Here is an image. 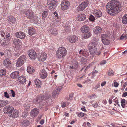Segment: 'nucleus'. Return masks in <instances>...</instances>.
<instances>
[{
	"instance_id": "nucleus-38",
	"label": "nucleus",
	"mask_w": 127,
	"mask_h": 127,
	"mask_svg": "<svg viewBox=\"0 0 127 127\" xmlns=\"http://www.w3.org/2000/svg\"><path fill=\"white\" fill-rule=\"evenodd\" d=\"M5 34L3 31H0V40H2V39H5L4 36Z\"/></svg>"
},
{
	"instance_id": "nucleus-47",
	"label": "nucleus",
	"mask_w": 127,
	"mask_h": 127,
	"mask_svg": "<svg viewBox=\"0 0 127 127\" xmlns=\"http://www.w3.org/2000/svg\"><path fill=\"white\" fill-rule=\"evenodd\" d=\"M79 53H78V55L79 57H80L81 56V55H80H80L82 54V55L84 54V52L82 50H80L79 51Z\"/></svg>"
},
{
	"instance_id": "nucleus-28",
	"label": "nucleus",
	"mask_w": 127,
	"mask_h": 127,
	"mask_svg": "<svg viewBox=\"0 0 127 127\" xmlns=\"http://www.w3.org/2000/svg\"><path fill=\"white\" fill-rule=\"evenodd\" d=\"M27 71L28 73L31 74H32L34 72V70L31 66L28 67Z\"/></svg>"
},
{
	"instance_id": "nucleus-46",
	"label": "nucleus",
	"mask_w": 127,
	"mask_h": 127,
	"mask_svg": "<svg viewBox=\"0 0 127 127\" xmlns=\"http://www.w3.org/2000/svg\"><path fill=\"white\" fill-rule=\"evenodd\" d=\"M107 74L109 76H110L111 75H113V72L112 70H109L108 71Z\"/></svg>"
},
{
	"instance_id": "nucleus-33",
	"label": "nucleus",
	"mask_w": 127,
	"mask_h": 127,
	"mask_svg": "<svg viewBox=\"0 0 127 127\" xmlns=\"http://www.w3.org/2000/svg\"><path fill=\"white\" fill-rule=\"evenodd\" d=\"M32 19H30L31 21L32 22L36 23L37 22L38 20V18L36 16H34V15L32 17Z\"/></svg>"
},
{
	"instance_id": "nucleus-61",
	"label": "nucleus",
	"mask_w": 127,
	"mask_h": 127,
	"mask_svg": "<svg viewBox=\"0 0 127 127\" xmlns=\"http://www.w3.org/2000/svg\"><path fill=\"white\" fill-rule=\"evenodd\" d=\"M127 96V92H125L123 93L122 95V97H125Z\"/></svg>"
},
{
	"instance_id": "nucleus-29",
	"label": "nucleus",
	"mask_w": 127,
	"mask_h": 127,
	"mask_svg": "<svg viewBox=\"0 0 127 127\" xmlns=\"http://www.w3.org/2000/svg\"><path fill=\"white\" fill-rule=\"evenodd\" d=\"M8 20L10 22V23L12 24L15 23L16 21V19L14 17L11 16L9 17Z\"/></svg>"
},
{
	"instance_id": "nucleus-43",
	"label": "nucleus",
	"mask_w": 127,
	"mask_h": 127,
	"mask_svg": "<svg viewBox=\"0 0 127 127\" xmlns=\"http://www.w3.org/2000/svg\"><path fill=\"white\" fill-rule=\"evenodd\" d=\"M121 104L123 108H124L125 107V99H122L121 100Z\"/></svg>"
},
{
	"instance_id": "nucleus-4",
	"label": "nucleus",
	"mask_w": 127,
	"mask_h": 127,
	"mask_svg": "<svg viewBox=\"0 0 127 127\" xmlns=\"http://www.w3.org/2000/svg\"><path fill=\"white\" fill-rule=\"evenodd\" d=\"M26 60V58L25 55H22L20 56L18 59L16 63V66L17 67H19L22 65L25 62Z\"/></svg>"
},
{
	"instance_id": "nucleus-5",
	"label": "nucleus",
	"mask_w": 127,
	"mask_h": 127,
	"mask_svg": "<svg viewBox=\"0 0 127 127\" xmlns=\"http://www.w3.org/2000/svg\"><path fill=\"white\" fill-rule=\"evenodd\" d=\"M70 6L69 2L67 0H63L61 2V8L62 10L68 9Z\"/></svg>"
},
{
	"instance_id": "nucleus-1",
	"label": "nucleus",
	"mask_w": 127,
	"mask_h": 127,
	"mask_svg": "<svg viewBox=\"0 0 127 127\" xmlns=\"http://www.w3.org/2000/svg\"><path fill=\"white\" fill-rule=\"evenodd\" d=\"M108 13L111 16L119 12L121 10V5L116 0H113L108 2L106 6Z\"/></svg>"
},
{
	"instance_id": "nucleus-37",
	"label": "nucleus",
	"mask_w": 127,
	"mask_h": 127,
	"mask_svg": "<svg viewBox=\"0 0 127 127\" xmlns=\"http://www.w3.org/2000/svg\"><path fill=\"white\" fill-rule=\"evenodd\" d=\"M5 39H2V40H0V42L1 44L4 46H5V45H7V43H9L8 41V40L7 42H6V41H5Z\"/></svg>"
},
{
	"instance_id": "nucleus-27",
	"label": "nucleus",
	"mask_w": 127,
	"mask_h": 127,
	"mask_svg": "<svg viewBox=\"0 0 127 127\" xmlns=\"http://www.w3.org/2000/svg\"><path fill=\"white\" fill-rule=\"evenodd\" d=\"M14 44L16 46H20L22 44L21 41L18 39H15L13 41Z\"/></svg>"
},
{
	"instance_id": "nucleus-34",
	"label": "nucleus",
	"mask_w": 127,
	"mask_h": 127,
	"mask_svg": "<svg viewBox=\"0 0 127 127\" xmlns=\"http://www.w3.org/2000/svg\"><path fill=\"white\" fill-rule=\"evenodd\" d=\"M122 21L124 24H126L127 23V14L124 15L122 19Z\"/></svg>"
},
{
	"instance_id": "nucleus-6",
	"label": "nucleus",
	"mask_w": 127,
	"mask_h": 127,
	"mask_svg": "<svg viewBox=\"0 0 127 127\" xmlns=\"http://www.w3.org/2000/svg\"><path fill=\"white\" fill-rule=\"evenodd\" d=\"M54 87L55 89L53 91L52 95L53 97L55 98L60 92V91L62 88V86H57L56 85L54 86Z\"/></svg>"
},
{
	"instance_id": "nucleus-31",
	"label": "nucleus",
	"mask_w": 127,
	"mask_h": 127,
	"mask_svg": "<svg viewBox=\"0 0 127 127\" xmlns=\"http://www.w3.org/2000/svg\"><path fill=\"white\" fill-rule=\"evenodd\" d=\"M4 64L6 67H8L11 64L10 60L8 58L5 59L4 61Z\"/></svg>"
},
{
	"instance_id": "nucleus-45",
	"label": "nucleus",
	"mask_w": 127,
	"mask_h": 127,
	"mask_svg": "<svg viewBox=\"0 0 127 127\" xmlns=\"http://www.w3.org/2000/svg\"><path fill=\"white\" fill-rule=\"evenodd\" d=\"M42 17L43 19H45L47 15V11H45L43 12L42 14Z\"/></svg>"
},
{
	"instance_id": "nucleus-39",
	"label": "nucleus",
	"mask_w": 127,
	"mask_h": 127,
	"mask_svg": "<svg viewBox=\"0 0 127 127\" xmlns=\"http://www.w3.org/2000/svg\"><path fill=\"white\" fill-rule=\"evenodd\" d=\"M72 26V25H69V24L67 25V26L65 27L64 28V29L66 32H68L70 31L71 29Z\"/></svg>"
},
{
	"instance_id": "nucleus-42",
	"label": "nucleus",
	"mask_w": 127,
	"mask_h": 127,
	"mask_svg": "<svg viewBox=\"0 0 127 127\" xmlns=\"http://www.w3.org/2000/svg\"><path fill=\"white\" fill-rule=\"evenodd\" d=\"M30 105L29 104H25V111L26 112H28L30 108Z\"/></svg>"
},
{
	"instance_id": "nucleus-32",
	"label": "nucleus",
	"mask_w": 127,
	"mask_h": 127,
	"mask_svg": "<svg viewBox=\"0 0 127 127\" xmlns=\"http://www.w3.org/2000/svg\"><path fill=\"white\" fill-rule=\"evenodd\" d=\"M78 20H84L86 18L85 15L83 14H79L78 15Z\"/></svg>"
},
{
	"instance_id": "nucleus-3",
	"label": "nucleus",
	"mask_w": 127,
	"mask_h": 127,
	"mask_svg": "<svg viewBox=\"0 0 127 127\" xmlns=\"http://www.w3.org/2000/svg\"><path fill=\"white\" fill-rule=\"evenodd\" d=\"M57 2L56 0H47L48 8L51 10H53L57 6Z\"/></svg>"
},
{
	"instance_id": "nucleus-15",
	"label": "nucleus",
	"mask_w": 127,
	"mask_h": 127,
	"mask_svg": "<svg viewBox=\"0 0 127 127\" xmlns=\"http://www.w3.org/2000/svg\"><path fill=\"white\" fill-rule=\"evenodd\" d=\"M34 15L33 12L31 10H28L26 11V17L30 19H32V17Z\"/></svg>"
},
{
	"instance_id": "nucleus-54",
	"label": "nucleus",
	"mask_w": 127,
	"mask_h": 127,
	"mask_svg": "<svg viewBox=\"0 0 127 127\" xmlns=\"http://www.w3.org/2000/svg\"><path fill=\"white\" fill-rule=\"evenodd\" d=\"M96 97V95H95V94H94L92 95H91L89 96V98L90 99H92L93 98H94L95 97Z\"/></svg>"
},
{
	"instance_id": "nucleus-13",
	"label": "nucleus",
	"mask_w": 127,
	"mask_h": 127,
	"mask_svg": "<svg viewBox=\"0 0 127 127\" xmlns=\"http://www.w3.org/2000/svg\"><path fill=\"white\" fill-rule=\"evenodd\" d=\"M67 39L70 43H72L77 41L78 38L77 36L75 35H73L69 36L68 37Z\"/></svg>"
},
{
	"instance_id": "nucleus-48",
	"label": "nucleus",
	"mask_w": 127,
	"mask_h": 127,
	"mask_svg": "<svg viewBox=\"0 0 127 127\" xmlns=\"http://www.w3.org/2000/svg\"><path fill=\"white\" fill-rule=\"evenodd\" d=\"M85 114L82 112H80L79 113L78 115V116L79 117H82L84 116Z\"/></svg>"
},
{
	"instance_id": "nucleus-17",
	"label": "nucleus",
	"mask_w": 127,
	"mask_h": 127,
	"mask_svg": "<svg viewBox=\"0 0 127 127\" xmlns=\"http://www.w3.org/2000/svg\"><path fill=\"white\" fill-rule=\"evenodd\" d=\"M47 57V56L46 54L44 53L38 57V59L39 61L43 62L45 60Z\"/></svg>"
},
{
	"instance_id": "nucleus-19",
	"label": "nucleus",
	"mask_w": 127,
	"mask_h": 127,
	"mask_svg": "<svg viewBox=\"0 0 127 127\" xmlns=\"http://www.w3.org/2000/svg\"><path fill=\"white\" fill-rule=\"evenodd\" d=\"M19 73L17 71H15L11 73L10 75L11 78L13 79H16L19 78Z\"/></svg>"
},
{
	"instance_id": "nucleus-53",
	"label": "nucleus",
	"mask_w": 127,
	"mask_h": 127,
	"mask_svg": "<svg viewBox=\"0 0 127 127\" xmlns=\"http://www.w3.org/2000/svg\"><path fill=\"white\" fill-rule=\"evenodd\" d=\"M10 35L9 33H6V39H7L8 40L9 39V38L10 37Z\"/></svg>"
},
{
	"instance_id": "nucleus-24",
	"label": "nucleus",
	"mask_w": 127,
	"mask_h": 127,
	"mask_svg": "<svg viewBox=\"0 0 127 127\" xmlns=\"http://www.w3.org/2000/svg\"><path fill=\"white\" fill-rule=\"evenodd\" d=\"M102 30V28L98 26L95 27L94 30L95 33L96 34L100 33L101 32Z\"/></svg>"
},
{
	"instance_id": "nucleus-26",
	"label": "nucleus",
	"mask_w": 127,
	"mask_h": 127,
	"mask_svg": "<svg viewBox=\"0 0 127 127\" xmlns=\"http://www.w3.org/2000/svg\"><path fill=\"white\" fill-rule=\"evenodd\" d=\"M9 104V102L7 100H0V108L4 107Z\"/></svg>"
},
{
	"instance_id": "nucleus-49",
	"label": "nucleus",
	"mask_w": 127,
	"mask_h": 127,
	"mask_svg": "<svg viewBox=\"0 0 127 127\" xmlns=\"http://www.w3.org/2000/svg\"><path fill=\"white\" fill-rule=\"evenodd\" d=\"M4 96L5 97L7 98H9V95L7 93V92H5L4 93Z\"/></svg>"
},
{
	"instance_id": "nucleus-7",
	"label": "nucleus",
	"mask_w": 127,
	"mask_h": 127,
	"mask_svg": "<svg viewBox=\"0 0 127 127\" xmlns=\"http://www.w3.org/2000/svg\"><path fill=\"white\" fill-rule=\"evenodd\" d=\"M14 110V108L11 106H7L4 108L3 111L5 113L10 115Z\"/></svg>"
},
{
	"instance_id": "nucleus-64",
	"label": "nucleus",
	"mask_w": 127,
	"mask_h": 127,
	"mask_svg": "<svg viewBox=\"0 0 127 127\" xmlns=\"http://www.w3.org/2000/svg\"><path fill=\"white\" fill-rule=\"evenodd\" d=\"M106 83V81H104L101 84V86H103L105 85Z\"/></svg>"
},
{
	"instance_id": "nucleus-35",
	"label": "nucleus",
	"mask_w": 127,
	"mask_h": 127,
	"mask_svg": "<svg viewBox=\"0 0 127 127\" xmlns=\"http://www.w3.org/2000/svg\"><path fill=\"white\" fill-rule=\"evenodd\" d=\"M34 82L37 87H39L41 86V82L40 80L38 79H36L35 80Z\"/></svg>"
},
{
	"instance_id": "nucleus-52",
	"label": "nucleus",
	"mask_w": 127,
	"mask_h": 127,
	"mask_svg": "<svg viewBox=\"0 0 127 127\" xmlns=\"http://www.w3.org/2000/svg\"><path fill=\"white\" fill-rule=\"evenodd\" d=\"M92 106L94 108H96L98 106V104L97 103H95L94 104H93L92 105Z\"/></svg>"
},
{
	"instance_id": "nucleus-36",
	"label": "nucleus",
	"mask_w": 127,
	"mask_h": 127,
	"mask_svg": "<svg viewBox=\"0 0 127 127\" xmlns=\"http://www.w3.org/2000/svg\"><path fill=\"white\" fill-rule=\"evenodd\" d=\"M50 32L51 33L54 35H56L58 34V32L57 30L55 29H51L50 31Z\"/></svg>"
},
{
	"instance_id": "nucleus-14",
	"label": "nucleus",
	"mask_w": 127,
	"mask_h": 127,
	"mask_svg": "<svg viewBox=\"0 0 127 127\" xmlns=\"http://www.w3.org/2000/svg\"><path fill=\"white\" fill-rule=\"evenodd\" d=\"M39 75L40 77L43 79L46 78L47 76V73L44 69L41 70L40 72Z\"/></svg>"
},
{
	"instance_id": "nucleus-21",
	"label": "nucleus",
	"mask_w": 127,
	"mask_h": 127,
	"mask_svg": "<svg viewBox=\"0 0 127 127\" xmlns=\"http://www.w3.org/2000/svg\"><path fill=\"white\" fill-rule=\"evenodd\" d=\"M94 14L96 17H100L102 16L101 11L99 10H95L93 12Z\"/></svg>"
},
{
	"instance_id": "nucleus-30",
	"label": "nucleus",
	"mask_w": 127,
	"mask_h": 127,
	"mask_svg": "<svg viewBox=\"0 0 127 127\" xmlns=\"http://www.w3.org/2000/svg\"><path fill=\"white\" fill-rule=\"evenodd\" d=\"M29 34L31 35H32L35 33V30L32 27L29 28L28 29Z\"/></svg>"
},
{
	"instance_id": "nucleus-56",
	"label": "nucleus",
	"mask_w": 127,
	"mask_h": 127,
	"mask_svg": "<svg viewBox=\"0 0 127 127\" xmlns=\"http://www.w3.org/2000/svg\"><path fill=\"white\" fill-rule=\"evenodd\" d=\"M119 84L116 82H114V86L115 87H117L119 85Z\"/></svg>"
},
{
	"instance_id": "nucleus-44",
	"label": "nucleus",
	"mask_w": 127,
	"mask_h": 127,
	"mask_svg": "<svg viewBox=\"0 0 127 127\" xmlns=\"http://www.w3.org/2000/svg\"><path fill=\"white\" fill-rule=\"evenodd\" d=\"M91 34L90 33H89L88 34H84L83 36V37L85 39H86L90 37L91 36Z\"/></svg>"
},
{
	"instance_id": "nucleus-62",
	"label": "nucleus",
	"mask_w": 127,
	"mask_h": 127,
	"mask_svg": "<svg viewBox=\"0 0 127 127\" xmlns=\"http://www.w3.org/2000/svg\"><path fill=\"white\" fill-rule=\"evenodd\" d=\"M106 63V61L103 60L101 61L100 63V64L104 65Z\"/></svg>"
},
{
	"instance_id": "nucleus-12",
	"label": "nucleus",
	"mask_w": 127,
	"mask_h": 127,
	"mask_svg": "<svg viewBox=\"0 0 127 127\" xmlns=\"http://www.w3.org/2000/svg\"><path fill=\"white\" fill-rule=\"evenodd\" d=\"M94 41L90 43L88 45V47L94 48L95 49V47L97 46L98 44L99 39L98 38H94Z\"/></svg>"
},
{
	"instance_id": "nucleus-40",
	"label": "nucleus",
	"mask_w": 127,
	"mask_h": 127,
	"mask_svg": "<svg viewBox=\"0 0 127 127\" xmlns=\"http://www.w3.org/2000/svg\"><path fill=\"white\" fill-rule=\"evenodd\" d=\"M6 70L5 69L0 70V76H3L6 74Z\"/></svg>"
},
{
	"instance_id": "nucleus-60",
	"label": "nucleus",
	"mask_w": 127,
	"mask_h": 127,
	"mask_svg": "<svg viewBox=\"0 0 127 127\" xmlns=\"http://www.w3.org/2000/svg\"><path fill=\"white\" fill-rule=\"evenodd\" d=\"M100 86V84H98L96 85L95 87L94 88L95 90L96 89L98 88Z\"/></svg>"
},
{
	"instance_id": "nucleus-55",
	"label": "nucleus",
	"mask_w": 127,
	"mask_h": 127,
	"mask_svg": "<svg viewBox=\"0 0 127 127\" xmlns=\"http://www.w3.org/2000/svg\"><path fill=\"white\" fill-rule=\"evenodd\" d=\"M127 38V35H126L125 36H123V35H122L120 37V39L121 40L123 39H126Z\"/></svg>"
},
{
	"instance_id": "nucleus-59",
	"label": "nucleus",
	"mask_w": 127,
	"mask_h": 127,
	"mask_svg": "<svg viewBox=\"0 0 127 127\" xmlns=\"http://www.w3.org/2000/svg\"><path fill=\"white\" fill-rule=\"evenodd\" d=\"M50 97V96L49 95H45L44 98L45 100H46L48 99Z\"/></svg>"
},
{
	"instance_id": "nucleus-41",
	"label": "nucleus",
	"mask_w": 127,
	"mask_h": 127,
	"mask_svg": "<svg viewBox=\"0 0 127 127\" xmlns=\"http://www.w3.org/2000/svg\"><path fill=\"white\" fill-rule=\"evenodd\" d=\"M81 64L83 65H85L87 63V59L84 57H82L80 61Z\"/></svg>"
},
{
	"instance_id": "nucleus-22",
	"label": "nucleus",
	"mask_w": 127,
	"mask_h": 127,
	"mask_svg": "<svg viewBox=\"0 0 127 127\" xmlns=\"http://www.w3.org/2000/svg\"><path fill=\"white\" fill-rule=\"evenodd\" d=\"M81 30L83 33H86L89 31V28L87 25H85L82 27Z\"/></svg>"
},
{
	"instance_id": "nucleus-8",
	"label": "nucleus",
	"mask_w": 127,
	"mask_h": 127,
	"mask_svg": "<svg viewBox=\"0 0 127 127\" xmlns=\"http://www.w3.org/2000/svg\"><path fill=\"white\" fill-rule=\"evenodd\" d=\"M102 41V43L105 45L109 44L110 41L109 36L106 34H103L101 35Z\"/></svg>"
},
{
	"instance_id": "nucleus-51",
	"label": "nucleus",
	"mask_w": 127,
	"mask_h": 127,
	"mask_svg": "<svg viewBox=\"0 0 127 127\" xmlns=\"http://www.w3.org/2000/svg\"><path fill=\"white\" fill-rule=\"evenodd\" d=\"M11 92V93L12 94V95L13 97H14L15 96V93L14 91L13 90H10Z\"/></svg>"
},
{
	"instance_id": "nucleus-23",
	"label": "nucleus",
	"mask_w": 127,
	"mask_h": 127,
	"mask_svg": "<svg viewBox=\"0 0 127 127\" xmlns=\"http://www.w3.org/2000/svg\"><path fill=\"white\" fill-rule=\"evenodd\" d=\"M19 116V113L18 111L17 110H14L13 112V113L10 114V117L13 118L17 117Z\"/></svg>"
},
{
	"instance_id": "nucleus-9",
	"label": "nucleus",
	"mask_w": 127,
	"mask_h": 127,
	"mask_svg": "<svg viewBox=\"0 0 127 127\" xmlns=\"http://www.w3.org/2000/svg\"><path fill=\"white\" fill-rule=\"evenodd\" d=\"M88 49L89 50L91 55L92 57H94L96 54L99 56L101 54V51H99L98 52L95 49H95L94 48L88 47Z\"/></svg>"
},
{
	"instance_id": "nucleus-11",
	"label": "nucleus",
	"mask_w": 127,
	"mask_h": 127,
	"mask_svg": "<svg viewBox=\"0 0 127 127\" xmlns=\"http://www.w3.org/2000/svg\"><path fill=\"white\" fill-rule=\"evenodd\" d=\"M28 54L30 58L32 60H34L37 58V55L35 51L32 50H30L28 52Z\"/></svg>"
},
{
	"instance_id": "nucleus-58",
	"label": "nucleus",
	"mask_w": 127,
	"mask_h": 127,
	"mask_svg": "<svg viewBox=\"0 0 127 127\" xmlns=\"http://www.w3.org/2000/svg\"><path fill=\"white\" fill-rule=\"evenodd\" d=\"M67 103L66 102H64L62 105L61 106L62 108H64L66 106V105Z\"/></svg>"
},
{
	"instance_id": "nucleus-63",
	"label": "nucleus",
	"mask_w": 127,
	"mask_h": 127,
	"mask_svg": "<svg viewBox=\"0 0 127 127\" xmlns=\"http://www.w3.org/2000/svg\"><path fill=\"white\" fill-rule=\"evenodd\" d=\"M44 119H43L41 120L40 121V123L41 125H42L44 123Z\"/></svg>"
},
{
	"instance_id": "nucleus-57",
	"label": "nucleus",
	"mask_w": 127,
	"mask_h": 127,
	"mask_svg": "<svg viewBox=\"0 0 127 127\" xmlns=\"http://www.w3.org/2000/svg\"><path fill=\"white\" fill-rule=\"evenodd\" d=\"M73 93L72 94H70L69 95V99L71 100L72 98L73 97Z\"/></svg>"
},
{
	"instance_id": "nucleus-10",
	"label": "nucleus",
	"mask_w": 127,
	"mask_h": 127,
	"mask_svg": "<svg viewBox=\"0 0 127 127\" xmlns=\"http://www.w3.org/2000/svg\"><path fill=\"white\" fill-rule=\"evenodd\" d=\"M88 4L89 2L88 1H84L82 2L77 7V10L78 11H83L88 6Z\"/></svg>"
},
{
	"instance_id": "nucleus-20",
	"label": "nucleus",
	"mask_w": 127,
	"mask_h": 127,
	"mask_svg": "<svg viewBox=\"0 0 127 127\" xmlns=\"http://www.w3.org/2000/svg\"><path fill=\"white\" fill-rule=\"evenodd\" d=\"M44 99V97L43 96H40L36 99L34 100H33V103L37 104H38L40 102H42Z\"/></svg>"
},
{
	"instance_id": "nucleus-16",
	"label": "nucleus",
	"mask_w": 127,
	"mask_h": 127,
	"mask_svg": "<svg viewBox=\"0 0 127 127\" xmlns=\"http://www.w3.org/2000/svg\"><path fill=\"white\" fill-rule=\"evenodd\" d=\"M15 35L17 38L20 39L24 38L25 37V35L24 33L22 32H19L16 33Z\"/></svg>"
},
{
	"instance_id": "nucleus-18",
	"label": "nucleus",
	"mask_w": 127,
	"mask_h": 127,
	"mask_svg": "<svg viewBox=\"0 0 127 127\" xmlns=\"http://www.w3.org/2000/svg\"><path fill=\"white\" fill-rule=\"evenodd\" d=\"M39 112V110L37 109H33L31 112V115L32 116H36Z\"/></svg>"
},
{
	"instance_id": "nucleus-2",
	"label": "nucleus",
	"mask_w": 127,
	"mask_h": 127,
	"mask_svg": "<svg viewBox=\"0 0 127 127\" xmlns=\"http://www.w3.org/2000/svg\"><path fill=\"white\" fill-rule=\"evenodd\" d=\"M67 53L66 50L64 47H59L56 52V56L58 58H62L64 57Z\"/></svg>"
},
{
	"instance_id": "nucleus-50",
	"label": "nucleus",
	"mask_w": 127,
	"mask_h": 127,
	"mask_svg": "<svg viewBox=\"0 0 127 127\" xmlns=\"http://www.w3.org/2000/svg\"><path fill=\"white\" fill-rule=\"evenodd\" d=\"M89 20L91 21H94L95 20V18L93 15H91L89 18Z\"/></svg>"
},
{
	"instance_id": "nucleus-25",
	"label": "nucleus",
	"mask_w": 127,
	"mask_h": 127,
	"mask_svg": "<svg viewBox=\"0 0 127 127\" xmlns=\"http://www.w3.org/2000/svg\"><path fill=\"white\" fill-rule=\"evenodd\" d=\"M17 81H18L21 84H23L26 82V80L25 77L24 76H22L19 77Z\"/></svg>"
}]
</instances>
